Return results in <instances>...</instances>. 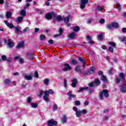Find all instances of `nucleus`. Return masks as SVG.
Listing matches in <instances>:
<instances>
[{
    "mask_svg": "<svg viewBox=\"0 0 126 126\" xmlns=\"http://www.w3.org/2000/svg\"><path fill=\"white\" fill-rule=\"evenodd\" d=\"M73 110L76 112L75 115L77 118H80L83 115H86L87 114V110L86 109H83L82 110H79L77 107L74 106L73 107Z\"/></svg>",
    "mask_w": 126,
    "mask_h": 126,
    "instance_id": "nucleus-1",
    "label": "nucleus"
},
{
    "mask_svg": "<svg viewBox=\"0 0 126 126\" xmlns=\"http://www.w3.org/2000/svg\"><path fill=\"white\" fill-rule=\"evenodd\" d=\"M103 95L106 97H109V93L108 90H104L102 92L99 93V99L100 100H102L103 99Z\"/></svg>",
    "mask_w": 126,
    "mask_h": 126,
    "instance_id": "nucleus-2",
    "label": "nucleus"
},
{
    "mask_svg": "<svg viewBox=\"0 0 126 126\" xmlns=\"http://www.w3.org/2000/svg\"><path fill=\"white\" fill-rule=\"evenodd\" d=\"M121 80H126V77L124 73H119V78H117L115 80L116 83L118 84Z\"/></svg>",
    "mask_w": 126,
    "mask_h": 126,
    "instance_id": "nucleus-3",
    "label": "nucleus"
},
{
    "mask_svg": "<svg viewBox=\"0 0 126 126\" xmlns=\"http://www.w3.org/2000/svg\"><path fill=\"white\" fill-rule=\"evenodd\" d=\"M120 92L121 93H126V81L123 82V84L120 87Z\"/></svg>",
    "mask_w": 126,
    "mask_h": 126,
    "instance_id": "nucleus-4",
    "label": "nucleus"
},
{
    "mask_svg": "<svg viewBox=\"0 0 126 126\" xmlns=\"http://www.w3.org/2000/svg\"><path fill=\"white\" fill-rule=\"evenodd\" d=\"M88 2V0H80V7L81 9H83L84 8H85V6L86 3Z\"/></svg>",
    "mask_w": 126,
    "mask_h": 126,
    "instance_id": "nucleus-5",
    "label": "nucleus"
},
{
    "mask_svg": "<svg viewBox=\"0 0 126 126\" xmlns=\"http://www.w3.org/2000/svg\"><path fill=\"white\" fill-rule=\"evenodd\" d=\"M64 67H63L62 70L63 71H67V70H71L72 67L71 66L69 65V64L68 63H65L64 64Z\"/></svg>",
    "mask_w": 126,
    "mask_h": 126,
    "instance_id": "nucleus-6",
    "label": "nucleus"
},
{
    "mask_svg": "<svg viewBox=\"0 0 126 126\" xmlns=\"http://www.w3.org/2000/svg\"><path fill=\"white\" fill-rule=\"evenodd\" d=\"M75 37H76V33L74 32H71V33L68 34V39H74Z\"/></svg>",
    "mask_w": 126,
    "mask_h": 126,
    "instance_id": "nucleus-7",
    "label": "nucleus"
},
{
    "mask_svg": "<svg viewBox=\"0 0 126 126\" xmlns=\"http://www.w3.org/2000/svg\"><path fill=\"white\" fill-rule=\"evenodd\" d=\"M53 14H54V12L47 13L46 15V19H52V18L53 17Z\"/></svg>",
    "mask_w": 126,
    "mask_h": 126,
    "instance_id": "nucleus-8",
    "label": "nucleus"
},
{
    "mask_svg": "<svg viewBox=\"0 0 126 126\" xmlns=\"http://www.w3.org/2000/svg\"><path fill=\"white\" fill-rule=\"evenodd\" d=\"M8 43H7V45L8 46L9 48H12L13 46H14V43L13 42H12L10 39H8Z\"/></svg>",
    "mask_w": 126,
    "mask_h": 126,
    "instance_id": "nucleus-9",
    "label": "nucleus"
},
{
    "mask_svg": "<svg viewBox=\"0 0 126 126\" xmlns=\"http://www.w3.org/2000/svg\"><path fill=\"white\" fill-rule=\"evenodd\" d=\"M23 47H24V42L22 41L18 44L17 49H20V48H23Z\"/></svg>",
    "mask_w": 126,
    "mask_h": 126,
    "instance_id": "nucleus-10",
    "label": "nucleus"
},
{
    "mask_svg": "<svg viewBox=\"0 0 126 126\" xmlns=\"http://www.w3.org/2000/svg\"><path fill=\"white\" fill-rule=\"evenodd\" d=\"M76 83H77V80L76 79H73L71 83L72 87H76Z\"/></svg>",
    "mask_w": 126,
    "mask_h": 126,
    "instance_id": "nucleus-11",
    "label": "nucleus"
},
{
    "mask_svg": "<svg viewBox=\"0 0 126 126\" xmlns=\"http://www.w3.org/2000/svg\"><path fill=\"white\" fill-rule=\"evenodd\" d=\"M4 22L6 24V25H7V26L9 28H13V27H14L12 24H9V23H8V22H7V21L6 20H4Z\"/></svg>",
    "mask_w": 126,
    "mask_h": 126,
    "instance_id": "nucleus-12",
    "label": "nucleus"
},
{
    "mask_svg": "<svg viewBox=\"0 0 126 126\" xmlns=\"http://www.w3.org/2000/svg\"><path fill=\"white\" fill-rule=\"evenodd\" d=\"M27 56L28 59H29V60H33V59H34V57L33 56H34L33 54H31L30 53H27Z\"/></svg>",
    "mask_w": 126,
    "mask_h": 126,
    "instance_id": "nucleus-13",
    "label": "nucleus"
},
{
    "mask_svg": "<svg viewBox=\"0 0 126 126\" xmlns=\"http://www.w3.org/2000/svg\"><path fill=\"white\" fill-rule=\"evenodd\" d=\"M24 78L26 80H31L33 78V77L31 75H26L24 76Z\"/></svg>",
    "mask_w": 126,
    "mask_h": 126,
    "instance_id": "nucleus-14",
    "label": "nucleus"
},
{
    "mask_svg": "<svg viewBox=\"0 0 126 126\" xmlns=\"http://www.w3.org/2000/svg\"><path fill=\"white\" fill-rule=\"evenodd\" d=\"M80 65H77L75 67V71L77 72H81V69H80Z\"/></svg>",
    "mask_w": 126,
    "mask_h": 126,
    "instance_id": "nucleus-15",
    "label": "nucleus"
},
{
    "mask_svg": "<svg viewBox=\"0 0 126 126\" xmlns=\"http://www.w3.org/2000/svg\"><path fill=\"white\" fill-rule=\"evenodd\" d=\"M71 29H73V31H74V32H78L80 28H79V26H77L74 28H71Z\"/></svg>",
    "mask_w": 126,
    "mask_h": 126,
    "instance_id": "nucleus-16",
    "label": "nucleus"
},
{
    "mask_svg": "<svg viewBox=\"0 0 126 126\" xmlns=\"http://www.w3.org/2000/svg\"><path fill=\"white\" fill-rule=\"evenodd\" d=\"M30 106L32 107V108H34V109H36V108H37V107H38V103H31Z\"/></svg>",
    "mask_w": 126,
    "mask_h": 126,
    "instance_id": "nucleus-17",
    "label": "nucleus"
},
{
    "mask_svg": "<svg viewBox=\"0 0 126 126\" xmlns=\"http://www.w3.org/2000/svg\"><path fill=\"white\" fill-rule=\"evenodd\" d=\"M20 15H21V16H25V15H26V10L23 9L21 10Z\"/></svg>",
    "mask_w": 126,
    "mask_h": 126,
    "instance_id": "nucleus-18",
    "label": "nucleus"
},
{
    "mask_svg": "<svg viewBox=\"0 0 126 126\" xmlns=\"http://www.w3.org/2000/svg\"><path fill=\"white\" fill-rule=\"evenodd\" d=\"M23 20V17H19L17 18V20L16 21L17 23H20Z\"/></svg>",
    "mask_w": 126,
    "mask_h": 126,
    "instance_id": "nucleus-19",
    "label": "nucleus"
},
{
    "mask_svg": "<svg viewBox=\"0 0 126 126\" xmlns=\"http://www.w3.org/2000/svg\"><path fill=\"white\" fill-rule=\"evenodd\" d=\"M50 80L49 79H45L43 81V83L45 85H49Z\"/></svg>",
    "mask_w": 126,
    "mask_h": 126,
    "instance_id": "nucleus-20",
    "label": "nucleus"
},
{
    "mask_svg": "<svg viewBox=\"0 0 126 126\" xmlns=\"http://www.w3.org/2000/svg\"><path fill=\"white\" fill-rule=\"evenodd\" d=\"M94 70H95V67H92L89 71V74H92V73L94 72Z\"/></svg>",
    "mask_w": 126,
    "mask_h": 126,
    "instance_id": "nucleus-21",
    "label": "nucleus"
},
{
    "mask_svg": "<svg viewBox=\"0 0 126 126\" xmlns=\"http://www.w3.org/2000/svg\"><path fill=\"white\" fill-rule=\"evenodd\" d=\"M88 88H89L88 87H85V88H81L78 91V92H82L83 90H88Z\"/></svg>",
    "mask_w": 126,
    "mask_h": 126,
    "instance_id": "nucleus-22",
    "label": "nucleus"
},
{
    "mask_svg": "<svg viewBox=\"0 0 126 126\" xmlns=\"http://www.w3.org/2000/svg\"><path fill=\"white\" fill-rule=\"evenodd\" d=\"M70 17V15H68L67 17H65L64 19V21L66 23H67L69 22V18Z\"/></svg>",
    "mask_w": 126,
    "mask_h": 126,
    "instance_id": "nucleus-23",
    "label": "nucleus"
},
{
    "mask_svg": "<svg viewBox=\"0 0 126 126\" xmlns=\"http://www.w3.org/2000/svg\"><path fill=\"white\" fill-rule=\"evenodd\" d=\"M78 61L82 63H84V61H85V59L83 57L82 58L78 57Z\"/></svg>",
    "mask_w": 126,
    "mask_h": 126,
    "instance_id": "nucleus-24",
    "label": "nucleus"
},
{
    "mask_svg": "<svg viewBox=\"0 0 126 126\" xmlns=\"http://www.w3.org/2000/svg\"><path fill=\"white\" fill-rule=\"evenodd\" d=\"M111 24L113 28H118V27H119V24L117 23H113Z\"/></svg>",
    "mask_w": 126,
    "mask_h": 126,
    "instance_id": "nucleus-25",
    "label": "nucleus"
},
{
    "mask_svg": "<svg viewBox=\"0 0 126 126\" xmlns=\"http://www.w3.org/2000/svg\"><path fill=\"white\" fill-rule=\"evenodd\" d=\"M12 14H11V12H7V13L6 14V16L7 18H10V17H11Z\"/></svg>",
    "mask_w": 126,
    "mask_h": 126,
    "instance_id": "nucleus-26",
    "label": "nucleus"
},
{
    "mask_svg": "<svg viewBox=\"0 0 126 126\" xmlns=\"http://www.w3.org/2000/svg\"><path fill=\"white\" fill-rule=\"evenodd\" d=\"M31 101H32V98L31 97H28L27 98V102L28 104H31Z\"/></svg>",
    "mask_w": 126,
    "mask_h": 126,
    "instance_id": "nucleus-27",
    "label": "nucleus"
},
{
    "mask_svg": "<svg viewBox=\"0 0 126 126\" xmlns=\"http://www.w3.org/2000/svg\"><path fill=\"white\" fill-rule=\"evenodd\" d=\"M56 19L57 21H58V22H61L62 20V16L61 15L58 16L57 17H56Z\"/></svg>",
    "mask_w": 126,
    "mask_h": 126,
    "instance_id": "nucleus-28",
    "label": "nucleus"
},
{
    "mask_svg": "<svg viewBox=\"0 0 126 126\" xmlns=\"http://www.w3.org/2000/svg\"><path fill=\"white\" fill-rule=\"evenodd\" d=\"M106 28H107V29H109V30H111V29H112L113 26H112V24L107 25L106 26Z\"/></svg>",
    "mask_w": 126,
    "mask_h": 126,
    "instance_id": "nucleus-29",
    "label": "nucleus"
},
{
    "mask_svg": "<svg viewBox=\"0 0 126 126\" xmlns=\"http://www.w3.org/2000/svg\"><path fill=\"white\" fill-rule=\"evenodd\" d=\"M64 123H66V117L64 115L62 118V123L63 124Z\"/></svg>",
    "mask_w": 126,
    "mask_h": 126,
    "instance_id": "nucleus-30",
    "label": "nucleus"
},
{
    "mask_svg": "<svg viewBox=\"0 0 126 126\" xmlns=\"http://www.w3.org/2000/svg\"><path fill=\"white\" fill-rule=\"evenodd\" d=\"M45 35L44 34H40V37H39V39L41 40V41H43V40H45Z\"/></svg>",
    "mask_w": 126,
    "mask_h": 126,
    "instance_id": "nucleus-31",
    "label": "nucleus"
},
{
    "mask_svg": "<svg viewBox=\"0 0 126 126\" xmlns=\"http://www.w3.org/2000/svg\"><path fill=\"white\" fill-rule=\"evenodd\" d=\"M71 63L72 64H77V63H78V62L75 60H71Z\"/></svg>",
    "mask_w": 126,
    "mask_h": 126,
    "instance_id": "nucleus-32",
    "label": "nucleus"
},
{
    "mask_svg": "<svg viewBox=\"0 0 126 126\" xmlns=\"http://www.w3.org/2000/svg\"><path fill=\"white\" fill-rule=\"evenodd\" d=\"M43 100H44L45 102H46V103H48V102H49V98H48V96H43Z\"/></svg>",
    "mask_w": 126,
    "mask_h": 126,
    "instance_id": "nucleus-33",
    "label": "nucleus"
},
{
    "mask_svg": "<svg viewBox=\"0 0 126 126\" xmlns=\"http://www.w3.org/2000/svg\"><path fill=\"white\" fill-rule=\"evenodd\" d=\"M94 83L96 84V85H99L100 83V81L98 79H95L94 80Z\"/></svg>",
    "mask_w": 126,
    "mask_h": 126,
    "instance_id": "nucleus-34",
    "label": "nucleus"
},
{
    "mask_svg": "<svg viewBox=\"0 0 126 126\" xmlns=\"http://www.w3.org/2000/svg\"><path fill=\"white\" fill-rule=\"evenodd\" d=\"M57 109H58V105L57 104H54L53 106V108H52L53 111H55Z\"/></svg>",
    "mask_w": 126,
    "mask_h": 126,
    "instance_id": "nucleus-35",
    "label": "nucleus"
},
{
    "mask_svg": "<svg viewBox=\"0 0 126 126\" xmlns=\"http://www.w3.org/2000/svg\"><path fill=\"white\" fill-rule=\"evenodd\" d=\"M101 80H102V81H104V82H107V78H106L105 76L102 75L101 76Z\"/></svg>",
    "mask_w": 126,
    "mask_h": 126,
    "instance_id": "nucleus-36",
    "label": "nucleus"
},
{
    "mask_svg": "<svg viewBox=\"0 0 126 126\" xmlns=\"http://www.w3.org/2000/svg\"><path fill=\"white\" fill-rule=\"evenodd\" d=\"M63 30L62 28L60 29L59 30H58V32L59 33V35H62V34H63Z\"/></svg>",
    "mask_w": 126,
    "mask_h": 126,
    "instance_id": "nucleus-37",
    "label": "nucleus"
},
{
    "mask_svg": "<svg viewBox=\"0 0 126 126\" xmlns=\"http://www.w3.org/2000/svg\"><path fill=\"white\" fill-rule=\"evenodd\" d=\"M1 59H2V60L3 61H7V58L6 56H5V55H2V56L1 57Z\"/></svg>",
    "mask_w": 126,
    "mask_h": 126,
    "instance_id": "nucleus-38",
    "label": "nucleus"
},
{
    "mask_svg": "<svg viewBox=\"0 0 126 126\" xmlns=\"http://www.w3.org/2000/svg\"><path fill=\"white\" fill-rule=\"evenodd\" d=\"M18 62L20 63H24V59H23V58H20Z\"/></svg>",
    "mask_w": 126,
    "mask_h": 126,
    "instance_id": "nucleus-39",
    "label": "nucleus"
},
{
    "mask_svg": "<svg viewBox=\"0 0 126 126\" xmlns=\"http://www.w3.org/2000/svg\"><path fill=\"white\" fill-rule=\"evenodd\" d=\"M109 119V117L104 116H103V121L104 122H107L108 121V119Z\"/></svg>",
    "mask_w": 126,
    "mask_h": 126,
    "instance_id": "nucleus-40",
    "label": "nucleus"
},
{
    "mask_svg": "<svg viewBox=\"0 0 126 126\" xmlns=\"http://www.w3.org/2000/svg\"><path fill=\"white\" fill-rule=\"evenodd\" d=\"M30 6V3H26L25 6L24 7L25 9H26V8H28V7H29Z\"/></svg>",
    "mask_w": 126,
    "mask_h": 126,
    "instance_id": "nucleus-41",
    "label": "nucleus"
},
{
    "mask_svg": "<svg viewBox=\"0 0 126 126\" xmlns=\"http://www.w3.org/2000/svg\"><path fill=\"white\" fill-rule=\"evenodd\" d=\"M98 38L99 40H103V35L102 34H100L98 35Z\"/></svg>",
    "mask_w": 126,
    "mask_h": 126,
    "instance_id": "nucleus-42",
    "label": "nucleus"
},
{
    "mask_svg": "<svg viewBox=\"0 0 126 126\" xmlns=\"http://www.w3.org/2000/svg\"><path fill=\"white\" fill-rule=\"evenodd\" d=\"M76 106H79L80 105V101H75L74 102Z\"/></svg>",
    "mask_w": 126,
    "mask_h": 126,
    "instance_id": "nucleus-43",
    "label": "nucleus"
},
{
    "mask_svg": "<svg viewBox=\"0 0 126 126\" xmlns=\"http://www.w3.org/2000/svg\"><path fill=\"white\" fill-rule=\"evenodd\" d=\"M49 94H51V95H53V94H54V91H53V90H49L48 91H47Z\"/></svg>",
    "mask_w": 126,
    "mask_h": 126,
    "instance_id": "nucleus-44",
    "label": "nucleus"
},
{
    "mask_svg": "<svg viewBox=\"0 0 126 126\" xmlns=\"http://www.w3.org/2000/svg\"><path fill=\"white\" fill-rule=\"evenodd\" d=\"M102 9H103L102 8H101V7H99L98 8H96L95 9V11H101Z\"/></svg>",
    "mask_w": 126,
    "mask_h": 126,
    "instance_id": "nucleus-45",
    "label": "nucleus"
},
{
    "mask_svg": "<svg viewBox=\"0 0 126 126\" xmlns=\"http://www.w3.org/2000/svg\"><path fill=\"white\" fill-rule=\"evenodd\" d=\"M76 95L75 94H72L70 96H69V100H71V98H75Z\"/></svg>",
    "mask_w": 126,
    "mask_h": 126,
    "instance_id": "nucleus-46",
    "label": "nucleus"
},
{
    "mask_svg": "<svg viewBox=\"0 0 126 126\" xmlns=\"http://www.w3.org/2000/svg\"><path fill=\"white\" fill-rule=\"evenodd\" d=\"M10 80L7 79L5 80V84H9Z\"/></svg>",
    "mask_w": 126,
    "mask_h": 126,
    "instance_id": "nucleus-47",
    "label": "nucleus"
},
{
    "mask_svg": "<svg viewBox=\"0 0 126 126\" xmlns=\"http://www.w3.org/2000/svg\"><path fill=\"white\" fill-rule=\"evenodd\" d=\"M109 45H110V46H112V47H116V43L115 42H110L109 43Z\"/></svg>",
    "mask_w": 126,
    "mask_h": 126,
    "instance_id": "nucleus-48",
    "label": "nucleus"
},
{
    "mask_svg": "<svg viewBox=\"0 0 126 126\" xmlns=\"http://www.w3.org/2000/svg\"><path fill=\"white\" fill-rule=\"evenodd\" d=\"M67 81L66 79L64 80V82H63V85L65 88H66V84H67Z\"/></svg>",
    "mask_w": 126,
    "mask_h": 126,
    "instance_id": "nucleus-49",
    "label": "nucleus"
},
{
    "mask_svg": "<svg viewBox=\"0 0 126 126\" xmlns=\"http://www.w3.org/2000/svg\"><path fill=\"white\" fill-rule=\"evenodd\" d=\"M72 94V92L71 91H69V92L67 93V95L68 96V97H70Z\"/></svg>",
    "mask_w": 126,
    "mask_h": 126,
    "instance_id": "nucleus-50",
    "label": "nucleus"
},
{
    "mask_svg": "<svg viewBox=\"0 0 126 126\" xmlns=\"http://www.w3.org/2000/svg\"><path fill=\"white\" fill-rule=\"evenodd\" d=\"M34 76L36 78H38L39 75H38V72L35 71L34 73Z\"/></svg>",
    "mask_w": 126,
    "mask_h": 126,
    "instance_id": "nucleus-51",
    "label": "nucleus"
},
{
    "mask_svg": "<svg viewBox=\"0 0 126 126\" xmlns=\"http://www.w3.org/2000/svg\"><path fill=\"white\" fill-rule=\"evenodd\" d=\"M28 31H29V27H27L25 29H24L23 30V32H27Z\"/></svg>",
    "mask_w": 126,
    "mask_h": 126,
    "instance_id": "nucleus-52",
    "label": "nucleus"
},
{
    "mask_svg": "<svg viewBox=\"0 0 126 126\" xmlns=\"http://www.w3.org/2000/svg\"><path fill=\"white\" fill-rule=\"evenodd\" d=\"M44 96H49V92L48 91H46L44 92Z\"/></svg>",
    "mask_w": 126,
    "mask_h": 126,
    "instance_id": "nucleus-53",
    "label": "nucleus"
},
{
    "mask_svg": "<svg viewBox=\"0 0 126 126\" xmlns=\"http://www.w3.org/2000/svg\"><path fill=\"white\" fill-rule=\"evenodd\" d=\"M104 22H105V20L104 19H101L99 20V23H100L101 24H103V23H104Z\"/></svg>",
    "mask_w": 126,
    "mask_h": 126,
    "instance_id": "nucleus-54",
    "label": "nucleus"
},
{
    "mask_svg": "<svg viewBox=\"0 0 126 126\" xmlns=\"http://www.w3.org/2000/svg\"><path fill=\"white\" fill-rule=\"evenodd\" d=\"M109 51L111 52V53H113L114 52V48H113L112 47H110L108 49Z\"/></svg>",
    "mask_w": 126,
    "mask_h": 126,
    "instance_id": "nucleus-55",
    "label": "nucleus"
},
{
    "mask_svg": "<svg viewBox=\"0 0 126 126\" xmlns=\"http://www.w3.org/2000/svg\"><path fill=\"white\" fill-rule=\"evenodd\" d=\"M121 31L123 32V33H126V28H123L122 29Z\"/></svg>",
    "mask_w": 126,
    "mask_h": 126,
    "instance_id": "nucleus-56",
    "label": "nucleus"
},
{
    "mask_svg": "<svg viewBox=\"0 0 126 126\" xmlns=\"http://www.w3.org/2000/svg\"><path fill=\"white\" fill-rule=\"evenodd\" d=\"M39 94H38V96H41L42 95H43V93H44V91L40 90L39 92Z\"/></svg>",
    "mask_w": 126,
    "mask_h": 126,
    "instance_id": "nucleus-57",
    "label": "nucleus"
},
{
    "mask_svg": "<svg viewBox=\"0 0 126 126\" xmlns=\"http://www.w3.org/2000/svg\"><path fill=\"white\" fill-rule=\"evenodd\" d=\"M116 5H117L119 10H121V5L119 3H117L116 4Z\"/></svg>",
    "mask_w": 126,
    "mask_h": 126,
    "instance_id": "nucleus-58",
    "label": "nucleus"
},
{
    "mask_svg": "<svg viewBox=\"0 0 126 126\" xmlns=\"http://www.w3.org/2000/svg\"><path fill=\"white\" fill-rule=\"evenodd\" d=\"M15 31L16 32H19V31H20V28L18 27H15Z\"/></svg>",
    "mask_w": 126,
    "mask_h": 126,
    "instance_id": "nucleus-59",
    "label": "nucleus"
},
{
    "mask_svg": "<svg viewBox=\"0 0 126 126\" xmlns=\"http://www.w3.org/2000/svg\"><path fill=\"white\" fill-rule=\"evenodd\" d=\"M48 43H49V44H54V40L53 39H50Z\"/></svg>",
    "mask_w": 126,
    "mask_h": 126,
    "instance_id": "nucleus-60",
    "label": "nucleus"
},
{
    "mask_svg": "<svg viewBox=\"0 0 126 126\" xmlns=\"http://www.w3.org/2000/svg\"><path fill=\"white\" fill-rule=\"evenodd\" d=\"M92 21H93V20H92V19H89L87 21V23L88 24H90V23H91V22H92Z\"/></svg>",
    "mask_w": 126,
    "mask_h": 126,
    "instance_id": "nucleus-61",
    "label": "nucleus"
},
{
    "mask_svg": "<svg viewBox=\"0 0 126 126\" xmlns=\"http://www.w3.org/2000/svg\"><path fill=\"white\" fill-rule=\"evenodd\" d=\"M87 40H89V41H91L92 40V38H91V36L88 35L87 36Z\"/></svg>",
    "mask_w": 126,
    "mask_h": 126,
    "instance_id": "nucleus-62",
    "label": "nucleus"
},
{
    "mask_svg": "<svg viewBox=\"0 0 126 126\" xmlns=\"http://www.w3.org/2000/svg\"><path fill=\"white\" fill-rule=\"evenodd\" d=\"M84 105L85 106H88V105H89V101H85L84 103Z\"/></svg>",
    "mask_w": 126,
    "mask_h": 126,
    "instance_id": "nucleus-63",
    "label": "nucleus"
},
{
    "mask_svg": "<svg viewBox=\"0 0 126 126\" xmlns=\"http://www.w3.org/2000/svg\"><path fill=\"white\" fill-rule=\"evenodd\" d=\"M98 75H101V74H103V71L101 70H100L98 72Z\"/></svg>",
    "mask_w": 126,
    "mask_h": 126,
    "instance_id": "nucleus-64",
    "label": "nucleus"
}]
</instances>
